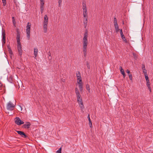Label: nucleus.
<instances>
[{
  "label": "nucleus",
  "instance_id": "f257e3e1",
  "mask_svg": "<svg viewBox=\"0 0 153 153\" xmlns=\"http://www.w3.org/2000/svg\"><path fill=\"white\" fill-rule=\"evenodd\" d=\"M88 33L86 31L84 33L82 42L83 52L85 57H86L87 55V48L88 45Z\"/></svg>",
  "mask_w": 153,
  "mask_h": 153
},
{
  "label": "nucleus",
  "instance_id": "f03ea898",
  "mask_svg": "<svg viewBox=\"0 0 153 153\" xmlns=\"http://www.w3.org/2000/svg\"><path fill=\"white\" fill-rule=\"evenodd\" d=\"M82 13L83 16L84 25L85 28L86 27L88 22V11L86 7V2L85 1L82 2Z\"/></svg>",
  "mask_w": 153,
  "mask_h": 153
},
{
  "label": "nucleus",
  "instance_id": "7ed1b4c3",
  "mask_svg": "<svg viewBox=\"0 0 153 153\" xmlns=\"http://www.w3.org/2000/svg\"><path fill=\"white\" fill-rule=\"evenodd\" d=\"M31 26V24L30 23H27L26 26V33L27 36L28 40H29L30 39V29Z\"/></svg>",
  "mask_w": 153,
  "mask_h": 153
},
{
  "label": "nucleus",
  "instance_id": "20e7f679",
  "mask_svg": "<svg viewBox=\"0 0 153 153\" xmlns=\"http://www.w3.org/2000/svg\"><path fill=\"white\" fill-rule=\"evenodd\" d=\"M15 107V105L11 101H9L7 104V109L9 111H13Z\"/></svg>",
  "mask_w": 153,
  "mask_h": 153
},
{
  "label": "nucleus",
  "instance_id": "39448f33",
  "mask_svg": "<svg viewBox=\"0 0 153 153\" xmlns=\"http://www.w3.org/2000/svg\"><path fill=\"white\" fill-rule=\"evenodd\" d=\"M15 123L18 125H21L23 124L24 122L21 120L19 117H16L15 119Z\"/></svg>",
  "mask_w": 153,
  "mask_h": 153
},
{
  "label": "nucleus",
  "instance_id": "423d86ee",
  "mask_svg": "<svg viewBox=\"0 0 153 153\" xmlns=\"http://www.w3.org/2000/svg\"><path fill=\"white\" fill-rule=\"evenodd\" d=\"M77 102L81 108V111H83L84 107L83 103V102L82 98L77 100Z\"/></svg>",
  "mask_w": 153,
  "mask_h": 153
},
{
  "label": "nucleus",
  "instance_id": "0eeeda50",
  "mask_svg": "<svg viewBox=\"0 0 153 153\" xmlns=\"http://www.w3.org/2000/svg\"><path fill=\"white\" fill-rule=\"evenodd\" d=\"M2 41L3 44H5L6 43V40H5V30L3 29H2Z\"/></svg>",
  "mask_w": 153,
  "mask_h": 153
},
{
  "label": "nucleus",
  "instance_id": "6e6552de",
  "mask_svg": "<svg viewBox=\"0 0 153 153\" xmlns=\"http://www.w3.org/2000/svg\"><path fill=\"white\" fill-rule=\"evenodd\" d=\"M17 48L19 55L21 56L22 54V45L21 43L17 44Z\"/></svg>",
  "mask_w": 153,
  "mask_h": 153
},
{
  "label": "nucleus",
  "instance_id": "1a4fd4ad",
  "mask_svg": "<svg viewBox=\"0 0 153 153\" xmlns=\"http://www.w3.org/2000/svg\"><path fill=\"white\" fill-rule=\"evenodd\" d=\"M75 92L76 94V97L77 100L82 98L79 91L77 88H75Z\"/></svg>",
  "mask_w": 153,
  "mask_h": 153
},
{
  "label": "nucleus",
  "instance_id": "9d476101",
  "mask_svg": "<svg viewBox=\"0 0 153 153\" xmlns=\"http://www.w3.org/2000/svg\"><path fill=\"white\" fill-rule=\"evenodd\" d=\"M16 131L17 132L18 134L21 135V137L24 138H26L27 137V136L26 135L25 133L21 131Z\"/></svg>",
  "mask_w": 153,
  "mask_h": 153
},
{
  "label": "nucleus",
  "instance_id": "9b49d317",
  "mask_svg": "<svg viewBox=\"0 0 153 153\" xmlns=\"http://www.w3.org/2000/svg\"><path fill=\"white\" fill-rule=\"evenodd\" d=\"M31 125V124L30 122H27L23 125V127L25 128H29Z\"/></svg>",
  "mask_w": 153,
  "mask_h": 153
},
{
  "label": "nucleus",
  "instance_id": "f8f14e48",
  "mask_svg": "<svg viewBox=\"0 0 153 153\" xmlns=\"http://www.w3.org/2000/svg\"><path fill=\"white\" fill-rule=\"evenodd\" d=\"M48 24L43 23V30L45 33H47L48 31Z\"/></svg>",
  "mask_w": 153,
  "mask_h": 153
},
{
  "label": "nucleus",
  "instance_id": "ddd939ff",
  "mask_svg": "<svg viewBox=\"0 0 153 153\" xmlns=\"http://www.w3.org/2000/svg\"><path fill=\"white\" fill-rule=\"evenodd\" d=\"M77 82L79 84V90L80 91H82L83 90V84L82 83V82Z\"/></svg>",
  "mask_w": 153,
  "mask_h": 153
},
{
  "label": "nucleus",
  "instance_id": "4468645a",
  "mask_svg": "<svg viewBox=\"0 0 153 153\" xmlns=\"http://www.w3.org/2000/svg\"><path fill=\"white\" fill-rule=\"evenodd\" d=\"M20 34L19 33H18L17 34L16 37L17 42V44H19L20 43H21L20 42Z\"/></svg>",
  "mask_w": 153,
  "mask_h": 153
},
{
  "label": "nucleus",
  "instance_id": "2eb2a0df",
  "mask_svg": "<svg viewBox=\"0 0 153 153\" xmlns=\"http://www.w3.org/2000/svg\"><path fill=\"white\" fill-rule=\"evenodd\" d=\"M48 17L47 15H45L44 17V20L43 22L44 23H48Z\"/></svg>",
  "mask_w": 153,
  "mask_h": 153
},
{
  "label": "nucleus",
  "instance_id": "dca6fc26",
  "mask_svg": "<svg viewBox=\"0 0 153 153\" xmlns=\"http://www.w3.org/2000/svg\"><path fill=\"white\" fill-rule=\"evenodd\" d=\"M38 52V49L35 48H34V55L35 57H36L37 56V54Z\"/></svg>",
  "mask_w": 153,
  "mask_h": 153
},
{
  "label": "nucleus",
  "instance_id": "f3484780",
  "mask_svg": "<svg viewBox=\"0 0 153 153\" xmlns=\"http://www.w3.org/2000/svg\"><path fill=\"white\" fill-rule=\"evenodd\" d=\"M120 72L123 75V77L124 78L126 76L125 74V72L124 71V70L122 69L121 66L120 67Z\"/></svg>",
  "mask_w": 153,
  "mask_h": 153
},
{
  "label": "nucleus",
  "instance_id": "a211bd4d",
  "mask_svg": "<svg viewBox=\"0 0 153 153\" xmlns=\"http://www.w3.org/2000/svg\"><path fill=\"white\" fill-rule=\"evenodd\" d=\"M86 88L88 91V92L89 93H90V86L88 84L86 85Z\"/></svg>",
  "mask_w": 153,
  "mask_h": 153
},
{
  "label": "nucleus",
  "instance_id": "6ab92c4d",
  "mask_svg": "<svg viewBox=\"0 0 153 153\" xmlns=\"http://www.w3.org/2000/svg\"><path fill=\"white\" fill-rule=\"evenodd\" d=\"M77 77V82H82V77L81 76H78Z\"/></svg>",
  "mask_w": 153,
  "mask_h": 153
},
{
  "label": "nucleus",
  "instance_id": "aec40b11",
  "mask_svg": "<svg viewBox=\"0 0 153 153\" xmlns=\"http://www.w3.org/2000/svg\"><path fill=\"white\" fill-rule=\"evenodd\" d=\"M12 20H13V26L15 27H16V20L14 17H12Z\"/></svg>",
  "mask_w": 153,
  "mask_h": 153
},
{
  "label": "nucleus",
  "instance_id": "412c9836",
  "mask_svg": "<svg viewBox=\"0 0 153 153\" xmlns=\"http://www.w3.org/2000/svg\"><path fill=\"white\" fill-rule=\"evenodd\" d=\"M115 31L117 33L118 32L119 30H120L119 28V27L118 26H115Z\"/></svg>",
  "mask_w": 153,
  "mask_h": 153
},
{
  "label": "nucleus",
  "instance_id": "4be33fe9",
  "mask_svg": "<svg viewBox=\"0 0 153 153\" xmlns=\"http://www.w3.org/2000/svg\"><path fill=\"white\" fill-rule=\"evenodd\" d=\"M40 9L41 13L42 14L43 13L44 10V5H40Z\"/></svg>",
  "mask_w": 153,
  "mask_h": 153
},
{
  "label": "nucleus",
  "instance_id": "5701e85b",
  "mask_svg": "<svg viewBox=\"0 0 153 153\" xmlns=\"http://www.w3.org/2000/svg\"><path fill=\"white\" fill-rule=\"evenodd\" d=\"M144 75L145 76V78L146 79V81L149 80L148 74H145V75Z\"/></svg>",
  "mask_w": 153,
  "mask_h": 153
},
{
  "label": "nucleus",
  "instance_id": "b1692460",
  "mask_svg": "<svg viewBox=\"0 0 153 153\" xmlns=\"http://www.w3.org/2000/svg\"><path fill=\"white\" fill-rule=\"evenodd\" d=\"M121 37L123 41L125 42L126 43L127 42L126 39L124 36H123V37L122 36Z\"/></svg>",
  "mask_w": 153,
  "mask_h": 153
},
{
  "label": "nucleus",
  "instance_id": "393cba45",
  "mask_svg": "<svg viewBox=\"0 0 153 153\" xmlns=\"http://www.w3.org/2000/svg\"><path fill=\"white\" fill-rule=\"evenodd\" d=\"M133 55L134 58L135 59H136L137 58V55L135 53H133Z\"/></svg>",
  "mask_w": 153,
  "mask_h": 153
},
{
  "label": "nucleus",
  "instance_id": "a878e982",
  "mask_svg": "<svg viewBox=\"0 0 153 153\" xmlns=\"http://www.w3.org/2000/svg\"><path fill=\"white\" fill-rule=\"evenodd\" d=\"M58 1L59 4L58 6L59 7H61L62 4V0H58Z\"/></svg>",
  "mask_w": 153,
  "mask_h": 153
},
{
  "label": "nucleus",
  "instance_id": "bb28decb",
  "mask_svg": "<svg viewBox=\"0 0 153 153\" xmlns=\"http://www.w3.org/2000/svg\"><path fill=\"white\" fill-rule=\"evenodd\" d=\"M40 5H44V0H40Z\"/></svg>",
  "mask_w": 153,
  "mask_h": 153
},
{
  "label": "nucleus",
  "instance_id": "cd10ccee",
  "mask_svg": "<svg viewBox=\"0 0 153 153\" xmlns=\"http://www.w3.org/2000/svg\"><path fill=\"white\" fill-rule=\"evenodd\" d=\"M62 148L61 147L59 149L56 151V153H61Z\"/></svg>",
  "mask_w": 153,
  "mask_h": 153
},
{
  "label": "nucleus",
  "instance_id": "c85d7f7f",
  "mask_svg": "<svg viewBox=\"0 0 153 153\" xmlns=\"http://www.w3.org/2000/svg\"><path fill=\"white\" fill-rule=\"evenodd\" d=\"M89 124L90 127L91 128L92 127V123L91 120L89 121Z\"/></svg>",
  "mask_w": 153,
  "mask_h": 153
},
{
  "label": "nucleus",
  "instance_id": "c756f323",
  "mask_svg": "<svg viewBox=\"0 0 153 153\" xmlns=\"http://www.w3.org/2000/svg\"><path fill=\"white\" fill-rule=\"evenodd\" d=\"M2 1L3 3V5L5 6L6 4V0H2Z\"/></svg>",
  "mask_w": 153,
  "mask_h": 153
},
{
  "label": "nucleus",
  "instance_id": "7c9ffc66",
  "mask_svg": "<svg viewBox=\"0 0 153 153\" xmlns=\"http://www.w3.org/2000/svg\"><path fill=\"white\" fill-rule=\"evenodd\" d=\"M149 90L150 92H151V87L150 86V85H147Z\"/></svg>",
  "mask_w": 153,
  "mask_h": 153
},
{
  "label": "nucleus",
  "instance_id": "2f4dec72",
  "mask_svg": "<svg viewBox=\"0 0 153 153\" xmlns=\"http://www.w3.org/2000/svg\"><path fill=\"white\" fill-rule=\"evenodd\" d=\"M145 65L144 64H142V70L143 71H144V69H145Z\"/></svg>",
  "mask_w": 153,
  "mask_h": 153
},
{
  "label": "nucleus",
  "instance_id": "473e14b6",
  "mask_svg": "<svg viewBox=\"0 0 153 153\" xmlns=\"http://www.w3.org/2000/svg\"><path fill=\"white\" fill-rule=\"evenodd\" d=\"M129 78L131 80H132V75L131 74H129Z\"/></svg>",
  "mask_w": 153,
  "mask_h": 153
},
{
  "label": "nucleus",
  "instance_id": "72a5a7b5",
  "mask_svg": "<svg viewBox=\"0 0 153 153\" xmlns=\"http://www.w3.org/2000/svg\"><path fill=\"white\" fill-rule=\"evenodd\" d=\"M81 76V74L80 72L79 71H78L77 73H76V76L77 77V76Z\"/></svg>",
  "mask_w": 153,
  "mask_h": 153
},
{
  "label": "nucleus",
  "instance_id": "f704fd0d",
  "mask_svg": "<svg viewBox=\"0 0 153 153\" xmlns=\"http://www.w3.org/2000/svg\"><path fill=\"white\" fill-rule=\"evenodd\" d=\"M143 72L144 73V75H145V74H147V71L146 69H144V71H143Z\"/></svg>",
  "mask_w": 153,
  "mask_h": 153
},
{
  "label": "nucleus",
  "instance_id": "c9c22d12",
  "mask_svg": "<svg viewBox=\"0 0 153 153\" xmlns=\"http://www.w3.org/2000/svg\"><path fill=\"white\" fill-rule=\"evenodd\" d=\"M146 85H150V82H149V80L146 81Z\"/></svg>",
  "mask_w": 153,
  "mask_h": 153
},
{
  "label": "nucleus",
  "instance_id": "e433bc0d",
  "mask_svg": "<svg viewBox=\"0 0 153 153\" xmlns=\"http://www.w3.org/2000/svg\"><path fill=\"white\" fill-rule=\"evenodd\" d=\"M114 27L118 26L117 22H114Z\"/></svg>",
  "mask_w": 153,
  "mask_h": 153
},
{
  "label": "nucleus",
  "instance_id": "4c0bfd02",
  "mask_svg": "<svg viewBox=\"0 0 153 153\" xmlns=\"http://www.w3.org/2000/svg\"><path fill=\"white\" fill-rule=\"evenodd\" d=\"M87 65L88 68V69H90V66H89V63H88V62H87Z\"/></svg>",
  "mask_w": 153,
  "mask_h": 153
},
{
  "label": "nucleus",
  "instance_id": "58836bf2",
  "mask_svg": "<svg viewBox=\"0 0 153 153\" xmlns=\"http://www.w3.org/2000/svg\"><path fill=\"white\" fill-rule=\"evenodd\" d=\"M8 51H9V53H10V54H12V51L11 50H8Z\"/></svg>",
  "mask_w": 153,
  "mask_h": 153
},
{
  "label": "nucleus",
  "instance_id": "ea45409f",
  "mask_svg": "<svg viewBox=\"0 0 153 153\" xmlns=\"http://www.w3.org/2000/svg\"><path fill=\"white\" fill-rule=\"evenodd\" d=\"M114 22H117V20L115 17H114Z\"/></svg>",
  "mask_w": 153,
  "mask_h": 153
},
{
  "label": "nucleus",
  "instance_id": "a19ab883",
  "mask_svg": "<svg viewBox=\"0 0 153 153\" xmlns=\"http://www.w3.org/2000/svg\"><path fill=\"white\" fill-rule=\"evenodd\" d=\"M88 121L89 120H91L90 117V115L89 114H88Z\"/></svg>",
  "mask_w": 153,
  "mask_h": 153
},
{
  "label": "nucleus",
  "instance_id": "79ce46f5",
  "mask_svg": "<svg viewBox=\"0 0 153 153\" xmlns=\"http://www.w3.org/2000/svg\"><path fill=\"white\" fill-rule=\"evenodd\" d=\"M126 72L127 73H128V74H129V73H130V71H129L128 70V69H127V70H126Z\"/></svg>",
  "mask_w": 153,
  "mask_h": 153
},
{
  "label": "nucleus",
  "instance_id": "37998d69",
  "mask_svg": "<svg viewBox=\"0 0 153 153\" xmlns=\"http://www.w3.org/2000/svg\"><path fill=\"white\" fill-rule=\"evenodd\" d=\"M120 34H122V33H123L122 29H120Z\"/></svg>",
  "mask_w": 153,
  "mask_h": 153
},
{
  "label": "nucleus",
  "instance_id": "c03bdc74",
  "mask_svg": "<svg viewBox=\"0 0 153 153\" xmlns=\"http://www.w3.org/2000/svg\"><path fill=\"white\" fill-rule=\"evenodd\" d=\"M7 48H8V50H11L10 47V46H7Z\"/></svg>",
  "mask_w": 153,
  "mask_h": 153
},
{
  "label": "nucleus",
  "instance_id": "a18cd8bd",
  "mask_svg": "<svg viewBox=\"0 0 153 153\" xmlns=\"http://www.w3.org/2000/svg\"><path fill=\"white\" fill-rule=\"evenodd\" d=\"M48 55H49V56H51V53L50 52H49L48 53Z\"/></svg>",
  "mask_w": 153,
  "mask_h": 153
},
{
  "label": "nucleus",
  "instance_id": "49530a36",
  "mask_svg": "<svg viewBox=\"0 0 153 153\" xmlns=\"http://www.w3.org/2000/svg\"><path fill=\"white\" fill-rule=\"evenodd\" d=\"M120 35H121V37H122V36L123 37V36H124L123 34V33L121 34Z\"/></svg>",
  "mask_w": 153,
  "mask_h": 153
},
{
  "label": "nucleus",
  "instance_id": "de8ad7c7",
  "mask_svg": "<svg viewBox=\"0 0 153 153\" xmlns=\"http://www.w3.org/2000/svg\"><path fill=\"white\" fill-rule=\"evenodd\" d=\"M20 106V107L21 108V111H22V107L21 106Z\"/></svg>",
  "mask_w": 153,
  "mask_h": 153
},
{
  "label": "nucleus",
  "instance_id": "09e8293b",
  "mask_svg": "<svg viewBox=\"0 0 153 153\" xmlns=\"http://www.w3.org/2000/svg\"><path fill=\"white\" fill-rule=\"evenodd\" d=\"M0 84L1 85V86H2V84L1 83H0Z\"/></svg>",
  "mask_w": 153,
  "mask_h": 153
},
{
  "label": "nucleus",
  "instance_id": "8fccbe9b",
  "mask_svg": "<svg viewBox=\"0 0 153 153\" xmlns=\"http://www.w3.org/2000/svg\"><path fill=\"white\" fill-rule=\"evenodd\" d=\"M153 1V0H152Z\"/></svg>",
  "mask_w": 153,
  "mask_h": 153
}]
</instances>
